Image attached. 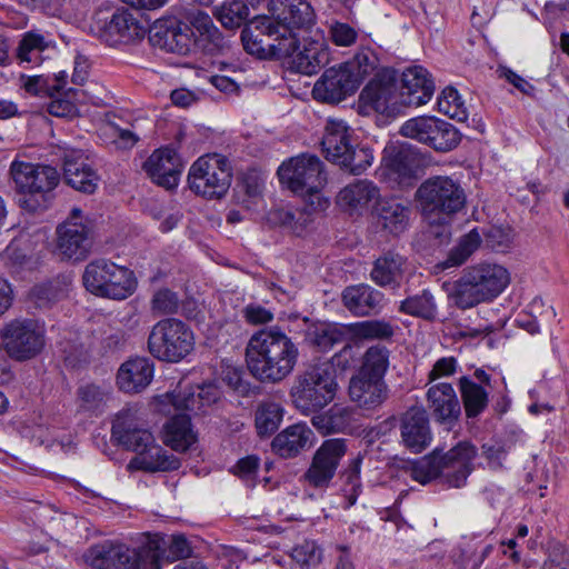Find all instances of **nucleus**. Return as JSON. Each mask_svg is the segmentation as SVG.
Returning a JSON list of instances; mask_svg holds the SVG:
<instances>
[{
    "instance_id": "obj_1",
    "label": "nucleus",
    "mask_w": 569,
    "mask_h": 569,
    "mask_svg": "<svg viewBox=\"0 0 569 569\" xmlns=\"http://www.w3.org/2000/svg\"><path fill=\"white\" fill-rule=\"evenodd\" d=\"M166 548L172 560L187 558L191 547L181 535L164 537L148 535L147 541L138 549L123 543L104 541L90 547L84 553L86 562L96 569H161L160 559Z\"/></svg>"
},
{
    "instance_id": "obj_2",
    "label": "nucleus",
    "mask_w": 569,
    "mask_h": 569,
    "mask_svg": "<svg viewBox=\"0 0 569 569\" xmlns=\"http://www.w3.org/2000/svg\"><path fill=\"white\" fill-rule=\"evenodd\" d=\"M248 369L261 382L276 383L293 371L299 349L292 339L277 327L253 333L246 348Z\"/></svg>"
},
{
    "instance_id": "obj_3",
    "label": "nucleus",
    "mask_w": 569,
    "mask_h": 569,
    "mask_svg": "<svg viewBox=\"0 0 569 569\" xmlns=\"http://www.w3.org/2000/svg\"><path fill=\"white\" fill-rule=\"evenodd\" d=\"M510 283V273L501 264L481 262L467 267L448 292L459 309L466 310L497 298Z\"/></svg>"
},
{
    "instance_id": "obj_4",
    "label": "nucleus",
    "mask_w": 569,
    "mask_h": 569,
    "mask_svg": "<svg viewBox=\"0 0 569 569\" xmlns=\"http://www.w3.org/2000/svg\"><path fill=\"white\" fill-rule=\"evenodd\" d=\"M9 176L18 194L20 208L36 212L46 208L47 197L59 184L60 174L56 168L14 159Z\"/></svg>"
},
{
    "instance_id": "obj_5",
    "label": "nucleus",
    "mask_w": 569,
    "mask_h": 569,
    "mask_svg": "<svg viewBox=\"0 0 569 569\" xmlns=\"http://www.w3.org/2000/svg\"><path fill=\"white\" fill-rule=\"evenodd\" d=\"M416 197L423 217L430 223L449 222L467 202L461 184L447 176L428 178L418 188Z\"/></svg>"
},
{
    "instance_id": "obj_6",
    "label": "nucleus",
    "mask_w": 569,
    "mask_h": 569,
    "mask_svg": "<svg viewBox=\"0 0 569 569\" xmlns=\"http://www.w3.org/2000/svg\"><path fill=\"white\" fill-rule=\"evenodd\" d=\"M278 177L293 193L310 199L315 209H326L328 200L320 193L327 182L321 160L311 154H300L283 162L278 169Z\"/></svg>"
},
{
    "instance_id": "obj_7",
    "label": "nucleus",
    "mask_w": 569,
    "mask_h": 569,
    "mask_svg": "<svg viewBox=\"0 0 569 569\" xmlns=\"http://www.w3.org/2000/svg\"><path fill=\"white\" fill-rule=\"evenodd\" d=\"M241 41L248 53L259 58H287L298 47V40L289 29L286 26H277L269 17L254 18L241 31Z\"/></svg>"
},
{
    "instance_id": "obj_8",
    "label": "nucleus",
    "mask_w": 569,
    "mask_h": 569,
    "mask_svg": "<svg viewBox=\"0 0 569 569\" xmlns=\"http://www.w3.org/2000/svg\"><path fill=\"white\" fill-rule=\"evenodd\" d=\"M86 289L94 296L114 300L130 297L137 287L133 272L107 259L89 262L83 271Z\"/></svg>"
},
{
    "instance_id": "obj_9",
    "label": "nucleus",
    "mask_w": 569,
    "mask_h": 569,
    "mask_svg": "<svg viewBox=\"0 0 569 569\" xmlns=\"http://www.w3.org/2000/svg\"><path fill=\"white\" fill-rule=\"evenodd\" d=\"M193 332L183 321L174 318L158 321L148 338L150 353L167 362H179L193 350Z\"/></svg>"
},
{
    "instance_id": "obj_10",
    "label": "nucleus",
    "mask_w": 569,
    "mask_h": 569,
    "mask_svg": "<svg viewBox=\"0 0 569 569\" xmlns=\"http://www.w3.org/2000/svg\"><path fill=\"white\" fill-rule=\"evenodd\" d=\"M336 390L337 383L329 369L316 366L297 377L290 395L295 407L309 415L331 402Z\"/></svg>"
},
{
    "instance_id": "obj_11",
    "label": "nucleus",
    "mask_w": 569,
    "mask_h": 569,
    "mask_svg": "<svg viewBox=\"0 0 569 569\" xmlns=\"http://www.w3.org/2000/svg\"><path fill=\"white\" fill-rule=\"evenodd\" d=\"M56 236V250L59 257L82 261L93 247L94 224L80 208H72L66 220L57 226Z\"/></svg>"
},
{
    "instance_id": "obj_12",
    "label": "nucleus",
    "mask_w": 569,
    "mask_h": 569,
    "mask_svg": "<svg viewBox=\"0 0 569 569\" xmlns=\"http://www.w3.org/2000/svg\"><path fill=\"white\" fill-rule=\"evenodd\" d=\"M231 167L226 157L212 153L198 158L189 169L190 189L208 199L222 198L231 184Z\"/></svg>"
},
{
    "instance_id": "obj_13",
    "label": "nucleus",
    "mask_w": 569,
    "mask_h": 569,
    "mask_svg": "<svg viewBox=\"0 0 569 569\" xmlns=\"http://www.w3.org/2000/svg\"><path fill=\"white\" fill-rule=\"evenodd\" d=\"M6 353L17 361H27L41 353L46 346V329L34 319H14L1 330Z\"/></svg>"
},
{
    "instance_id": "obj_14",
    "label": "nucleus",
    "mask_w": 569,
    "mask_h": 569,
    "mask_svg": "<svg viewBox=\"0 0 569 569\" xmlns=\"http://www.w3.org/2000/svg\"><path fill=\"white\" fill-rule=\"evenodd\" d=\"M360 107L366 111L395 116L403 107L400 102L396 79L392 72L381 71L362 89Z\"/></svg>"
},
{
    "instance_id": "obj_15",
    "label": "nucleus",
    "mask_w": 569,
    "mask_h": 569,
    "mask_svg": "<svg viewBox=\"0 0 569 569\" xmlns=\"http://www.w3.org/2000/svg\"><path fill=\"white\" fill-rule=\"evenodd\" d=\"M346 452V439L325 440L315 452L311 465L303 475L305 481L313 488H328Z\"/></svg>"
},
{
    "instance_id": "obj_16",
    "label": "nucleus",
    "mask_w": 569,
    "mask_h": 569,
    "mask_svg": "<svg viewBox=\"0 0 569 569\" xmlns=\"http://www.w3.org/2000/svg\"><path fill=\"white\" fill-rule=\"evenodd\" d=\"M94 34L109 46L127 43L142 38L144 28L137 18L124 9L116 10L110 17H94L91 24Z\"/></svg>"
},
{
    "instance_id": "obj_17",
    "label": "nucleus",
    "mask_w": 569,
    "mask_h": 569,
    "mask_svg": "<svg viewBox=\"0 0 569 569\" xmlns=\"http://www.w3.org/2000/svg\"><path fill=\"white\" fill-rule=\"evenodd\" d=\"M477 448L469 441H460L442 456H439L442 483L451 488L462 487L473 470Z\"/></svg>"
},
{
    "instance_id": "obj_18",
    "label": "nucleus",
    "mask_w": 569,
    "mask_h": 569,
    "mask_svg": "<svg viewBox=\"0 0 569 569\" xmlns=\"http://www.w3.org/2000/svg\"><path fill=\"white\" fill-rule=\"evenodd\" d=\"M268 7L276 24L286 26L297 40V30L307 31L316 22L315 10L306 0H269Z\"/></svg>"
},
{
    "instance_id": "obj_19",
    "label": "nucleus",
    "mask_w": 569,
    "mask_h": 569,
    "mask_svg": "<svg viewBox=\"0 0 569 569\" xmlns=\"http://www.w3.org/2000/svg\"><path fill=\"white\" fill-rule=\"evenodd\" d=\"M111 433L120 445L134 451L137 456L156 441L153 435L141 426L132 409H123L116 416Z\"/></svg>"
},
{
    "instance_id": "obj_20",
    "label": "nucleus",
    "mask_w": 569,
    "mask_h": 569,
    "mask_svg": "<svg viewBox=\"0 0 569 569\" xmlns=\"http://www.w3.org/2000/svg\"><path fill=\"white\" fill-rule=\"evenodd\" d=\"M182 168L181 158L169 147L154 150L143 163V169L152 181L166 189L178 186Z\"/></svg>"
},
{
    "instance_id": "obj_21",
    "label": "nucleus",
    "mask_w": 569,
    "mask_h": 569,
    "mask_svg": "<svg viewBox=\"0 0 569 569\" xmlns=\"http://www.w3.org/2000/svg\"><path fill=\"white\" fill-rule=\"evenodd\" d=\"M358 87L350 73L341 64L328 68L317 80L312 89L316 100L327 103H338L351 96Z\"/></svg>"
},
{
    "instance_id": "obj_22",
    "label": "nucleus",
    "mask_w": 569,
    "mask_h": 569,
    "mask_svg": "<svg viewBox=\"0 0 569 569\" xmlns=\"http://www.w3.org/2000/svg\"><path fill=\"white\" fill-rule=\"evenodd\" d=\"M348 396L358 408L373 411L389 398V387L386 381L356 372L349 380Z\"/></svg>"
},
{
    "instance_id": "obj_23",
    "label": "nucleus",
    "mask_w": 569,
    "mask_h": 569,
    "mask_svg": "<svg viewBox=\"0 0 569 569\" xmlns=\"http://www.w3.org/2000/svg\"><path fill=\"white\" fill-rule=\"evenodd\" d=\"M341 302L352 316L363 318L379 315L386 298L381 291L370 284L359 283L342 290Z\"/></svg>"
},
{
    "instance_id": "obj_24",
    "label": "nucleus",
    "mask_w": 569,
    "mask_h": 569,
    "mask_svg": "<svg viewBox=\"0 0 569 569\" xmlns=\"http://www.w3.org/2000/svg\"><path fill=\"white\" fill-rule=\"evenodd\" d=\"M402 445L413 453L426 450L432 440L428 415L425 409L412 407L401 418Z\"/></svg>"
},
{
    "instance_id": "obj_25",
    "label": "nucleus",
    "mask_w": 569,
    "mask_h": 569,
    "mask_svg": "<svg viewBox=\"0 0 569 569\" xmlns=\"http://www.w3.org/2000/svg\"><path fill=\"white\" fill-rule=\"evenodd\" d=\"M400 102L403 107H420L426 104L435 92L433 80L427 69L421 66L407 68L402 72Z\"/></svg>"
},
{
    "instance_id": "obj_26",
    "label": "nucleus",
    "mask_w": 569,
    "mask_h": 569,
    "mask_svg": "<svg viewBox=\"0 0 569 569\" xmlns=\"http://www.w3.org/2000/svg\"><path fill=\"white\" fill-rule=\"evenodd\" d=\"M186 20L192 27L194 47L209 54L221 52L228 47L227 39L207 12L190 9L186 12Z\"/></svg>"
},
{
    "instance_id": "obj_27",
    "label": "nucleus",
    "mask_w": 569,
    "mask_h": 569,
    "mask_svg": "<svg viewBox=\"0 0 569 569\" xmlns=\"http://www.w3.org/2000/svg\"><path fill=\"white\" fill-rule=\"evenodd\" d=\"M380 198V189L368 179L356 180L341 189L337 204L350 216H362Z\"/></svg>"
},
{
    "instance_id": "obj_28",
    "label": "nucleus",
    "mask_w": 569,
    "mask_h": 569,
    "mask_svg": "<svg viewBox=\"0 0 569 569\" xmlns=\"http://www.w3.org/2000/svg\"><path fill=\"white\" fill-rule=\"evenodd\" d=\"M63 174L67 183L73 189L93 193L98 186L97 172L87 163L84 154L79 149H64L61 156Z\"/></svg>"
},
{
    "instance_id": "obj_29",
    "label": "nucleus",
    "mask_w": 569,
    "mask_h": 569,
    "mask_svg": "<svg viewBox=\"0 0 569 569\" xmlns=\"http://www.w3.org/2000/svg\"><path fill=\"white\" fill-rule=\"evenodd\" d=\"M427 402L437 422L451 427L459 420L461 406L450 383L440 382L430 386L427 391Z\"/></svg>"
},
{
    "instance_id": "obj_30",
    "label": "nucleus",
    "mask_w": 569,
    "mask_h": 569,
    "mask_svg": "<svg viewBox=\"0 0 569 569\" xmlns=\"http://www.w3.org/2000/svg\"><path fill=\"white\" fill-rule=\"evenodd\" d=\"M355 144L353 132L342 119L329 118L321 139L327 160L335 162Z\"/></svg>"
},
{
    "instance_id": "obj_31",
    "label": "nucleus",
    "mask_w": 569,
    "mask_h": 569,
    "mask_svg": "<svg viewBox=\"0 0 569 569\" xmlns=\"http://www.w3.org/2000/svg\"><path fill=\"white\" fill-rule=\"evenodd\" d=\"M301 47L300 36H298V47L295 52L287 58H291L292 66L298 72L303 74H313L318 72L329 60V51L326 44L320 40L302 38Z\"/></svg>"
},
{
    "instance_id": "obj_32",
    "label": "nucleus",
    "mask_w": 569,
    "mask_h": 569,
    "mask_svg": "<svg viewBox=\"0 0 569 569\" xmlns=\"http://www.w3.org/2000/svg\"><path fill=\"white\" fill-rule=\"evenodd\" d=\"M410 212V207L396 198H379L372 211L377 223L395 234L406 230Z\"/></svg>"
},
{
    "instance_id": "obj_33",
    "label": "nucleus",
    "mask_w": 569,
    "mask_h": 569,
    "mask_svg": "<svg viewBox=\"0 0 569 569\" xmlns=\"http://www.w3.org/2000/svg\"><path fill=\"white\" fill-rule=\"evenodd\" d=\"M153 378V366L146 358H134L123 362L117 375V383L124 392H140Z\"/></svg>"
},
{
    "instance_id": "obj_34",
    "label": "nucleus",
    "mask_w": 569,
    "mask_h": 569,
    "mask_svg": "<svg viewBox=\"0 0 569 569\" xmlns=\"http://www.w3.org/2000/svg\"><path fill=\"white\" fill-rule=\"evenodd\" d=\"M355 415L353 408L333 406L327 412L313 416L311 422L322 435L348 433L355 429Z\"/></svg>"
},
{
    "instance_id": "obj_35",
    "label": "nucleus",
    "mask_w": 569,
    "mask_h": 569,
    "mask_svg": "<svg viewBox=\"0 0 569 569\" xmlns=\"http://www.w3.org/2000/svg\"><path fill=\"white\" fill-rule=\"evenodd\" d=\"M405 262L399 254H385L375 261L370 278L379 287L399 288L403 278Z\"/></svg>"
},
{
    "instance_id": "obj_36",
    "label": "nucleus",
    "mask_w": 569,
    "mask_h": 569,
    "mask_svg": "<svg viewBox=\"0 0 569 569\" xmlns=\"http://www.w3.org/2000/svg\"><path fill=\"white\" fill-rule=\"evenodd\" d=\"M164 443L176 451H186L197 442V435L192 429L190 417L187 413L173 416L164 426Z\"/></svg>"
},
{
    "instance_id": "obj_37",
    "label": "nucleus",
    "mask_w": 569,
    "mask_h": 569,
    "mask_svg": "<svg viewBox=\"0 0 569 569\" xmlns=\"http://www.w3.org/2000/svg\"><path fill=\"white\" fill-rule=\"evenodd\" d=\"M312 431L302 423H296L274 437L272 449L283 458L298 455L310 441Z\"/></svg>"
},
{
    "instance_id": "obj_38",
    "label": "nucleus",
    "mask_w": 569,
    "mask_h": 569,
    "mask_svg": "<svg viewBox=\"0 0 569 569\" xmlns=\"http://www.w3.org/2000/svg\"><path fill=\"white\" fill-rule=\"evenodd\" d=\"M130 468L140 469L144 471H170L177 470L180 467L179 460L171 453H168L156 441L136 456L129 463Z\"/></svg>"
},
{
    "instance_id": "obj_39",
    "label": "nucleus",
    "mask_w": 569,
    "mask_h": 569,
    "mask_svg": "<svg viewBox=\"0 0 569 569\" xmlns=\"http://www.w3.org/2000/svg\"><path fill=\"white\" fill-rule=\"evenodd\" d=\"M391 366V351L383 345L377 343L363 352L357 372L386 381L385 377Z\"/></svg>"
},
{
    "instance_id": "obj_40",
    "label": "nucleus",
    "mask_w": 569,
    "mask_h": 569,
    "mask_svg": "<svg viewBox=\"0 0 569 569\" xmlns=\"http://www.w3.org/2000/svg\"><path fill=\"white\" fill-rule=\"evenodd\" d=\"M166 398L177 410L200 411L202 407L216 402L219 392L216 388L208 390L201 388L198 393L191 389H184L167 393Z\"/></svg>"
},
{
    "instance_id": "obj_41",
    "label": "nucleus",
    "mask_w": 569,
    "mask_h": 569,
    "mask_svg": "<svg viewBox=\"0 0 569 569\" xmlns=\"http://www.w3.org/2000/svg\"><path fill=\"white\" fill-rule=\"evenodd\" d=\"M459 390L467 418H477L488 407V392L469 377L459 379Z\"/></svg>"
},
{
    "instance_id": "obj_42",
    "label": "nucleus",
    "mask_w": 569,
    "mask_h": 569,
    "mask_svg": "<svg viewBox=\"0 0 569 569\" xmlns=\"http://www.w3.org/2000/svg\"><path fill=\"white\" fill-rule=\"evenodd\" d=\"M52 41L39 31H28L22 34V38L17 48V58L21 63H30L39 66L43 61V52L48 50Z\"/></svg>"
},
{
    "instance_id": "obj_43",
    "label": "nucleus",
    "mask_w": 569,
    "mask_h": 569,
    "mask_svg": "<svg viewBox=\"0 0 569 569\" xmlns=\"http://www.w3.org/2000/svg\"><path fill=\"white\" fill-rule=\"evenodd\" d=\"M154 37H159L157 43L167 51L187 54L190 52L192 46H194L192 31H190L187 24H177L167 28L162 34L157 32Z\"/></svg>"
},
{
    "instance_id": "obj_44",
    "label": "nucleus",
    "mask_w": 569,
    "mask_h": 569,
    "mask_svg": "<svg viewBox=\"0 0 569 569\" xmlns=\"http://www.w3.org/2000/svg\"><path fill=\"white\" fill-rule=\"evenodd\" d=\"M429 136L426 144L440 152L455 149L461 141V134L456 127L439 118H435Z\"/></svg>"
},
{
    "instance_id": "obj_45",
    "label": "nucleus",
    "mask_w": 569,
    "mask_h": 569,
    "mask_svg": "<svg viewBox=\"0 0 569 569\" xmlns=\"http://www.w3.org/2000/svg\"><path fill=\"white\" fill-rule=\"evenodd\" d=\"M79 407L92 413H100L111 398V387L108 385L88 383L81 386L78 391Z\"/></svg>"
},
{
    "instance_id": "obj_46",
    "label": "nucleus",
    "mask_w": 569,
    "mask_h": 569,
    "mask_svg": "<svg viewBox=\"0 0 569 569\" xmlns=\"http://www.w3.org/2000/svg\"><path fill=\"white\" fill-rule=\"evenodd\" d=\"M399 311L412 317L432 320L437 316V303L433 295L425 289L421 293L409 296L400 302Z\"/></svg>"
},
{
    "instance_id": "obj_47",
    "label": "nucleus",
    "mask_w": 569,
    "mask_h": 569,
    "mask_svg": "<svg viewBox=\"0 0 569 569\" xmlns=\"http://www.w3.org/2000/svg\"><path fill=\"white\" fill-rule=\"evenodd\" d=\"M340 64L345 71L350 73L351 79L356 80V86L359 87L363 79L377 69L378 58L371 49L362 48L352 59Z\"/></svg>"
},
{
    "instance_id": "obj_48",
    "label": "nucleus",
    "mask_w": 569,
    "mask_h": 569,
    "mask_svg": "<svg viewBox=\"0 0 569 569\" xmlns=\"http://www.w3.org/2000/svg\"><path fill=\"white\" fill-rule=\"evenodd\" d=\"M283 410L273 401L261 402L254 413V425L259 436H269L280 426Z\"/></svg>"
},
{
    "instance_id": "obj_49",
    "label": "nucleus",
    "mask_w": 569,
    "mask_h": 569,
    "mask_svg": "<svg viewBox=\"0 0 569 569\" xmlns=\"http://www.w3.org/2000/svg\"><path fill=\"white\" fill-rule=\"evenodd\" d=\"M350 333L357 339L388 340L395 335V327L383 319L365 320L352 323Z\"/></svg>"
},
{
    "instance_id": "obj_50",
    "label": "nucleus",
    "mask_w": 569,
    "mask_h": 569,
    "mask_svg": "<svg viewBox=\"0 0 569 569\" xmlns=\"http://www.w3.org/2000/svg\"><path fill=\"white\" fill-rule=\"evenodd\" d=\"M342 340V332L329 323H319L310 327L306 333V341L319 351H328Z\"/></svg>"
},
{
    "instance_id": "obj_51",
    "label": "nucleus",
    "mask_w": 569,
    "mask_h": 569,
    "mask_svg": "<svg viewBox=\"0 0 569 569\" xmlns=\"http://www.w3.org/2000/svg\"><path fill=\"white\" fill-rule=\"evenodd\" d=\"M373 154L371 149L365 146L353 144L340 159L333 163L339 164L352 174H360L372 164Z\"/></svg>"
},
{
    "instance_id": "obj_52",
    "label": "nucleus",
    "mask_w": 569,
    "mask_h": 569,
    "mask_svg": "<svg viewBox=\"0 0 569 569\" xmlns=\"http://www.w3.org/2000/svg\"><path fill=\"white\" fill-rule=\"evenodd\" d=\"M249 16V9L243 0L224 1L216 10V18L227 29L241 27Z\"/></svg>"
},
{
    "instance_id": "obj_53",
    "label": "nucleus",
    "mask_w": 569,
    "mask_h": 569,
    "mask_svg": "<svg viewBox=\"0 0 569 569\" xmlns=\"http://www.w3.org/2000/svg\"><path fill=\"white\" fill-rule=\"evenodd\" d=\"M410 477L421 485L439 478L442 481L441 463L437 451L426 456L411 465Z\"/></svg>"
},
{
    "instance_id": "obj_54",
    "label": "nucleus",
    "mask_w": 569,
    "mask_h": 569,
    "mask_svg": "<svg viewBox=\"0 0 569 569\" xmlns=\"http://www.w3.org/2000/svg\"><path fill=\"white\" fill-rule=\"evenodd\" d=\"M438 109L443 114L458 121H465L468 118L465 101L452 87H447L441 92V96L438 98Z\"/></svg>"
},
{
    "instance_id": "obj_55",
    "label": "nucleus",
    "mask_w": 569,
    "mask_h": 569,
    "mask_svg": "<svg viewBox=\"0 0 569 569\" xmlns=\"http://www.w3.org/2000/svg\"><path fill=\"white\" fill-rule=\"evenodd\" d=\"M482 239L477 229L460 238L456 247L450 250L447 266H460L479 248Z\"/></svg>"
},
{
    "instance_id": "obj_56",
    "label": "nucleus",
    "mask_w": 569,
    "mask_h": 569,
    "mask_svg": "<svg viewBox=\"0 0 569 569\" xmlns=\"http://www.w3.org/2000/svg\"><path fill=\"white\" fill-rule=\"evenodd\" d=\"M436 117L421 116L407 120L399 130L402 137L413 139L426 144Z\"/></svg>"
},
{
    "instance_id": "obj_57",
    "label": "nucleus",
    "mask_w": 569,
    "mask_h": 569,
    "mask_svg": "<svg viewBox=\"0 0 569 569\" xmlns=\"http://www.w3.org/2000/svg\"><path fill=\"white\" fill-rule=\"evenodd\" d=\"M32 296L39 307H49L68 296V283L52 281L33 288Z\"/></svg>"
},
{
    "instance_id": "obj_58",
    "label": "nucleus",
    "mask_w": 569,
    "mask_h": 569,
    "mask_svg": "<svg viewBox=\"0 0 569 569\" xmlns=\"http://www.w3.org/2000/svg\"><path fill=\"white\" fill-rule=\"evenodd\" d=\"M291 558L302 568L315 567L321 561L322 550L315 541L306 540L292 549Z\"/></svg>"
},
{
    "instance_id": "obj_59",
    "label": "nucleus",
    "mask_w": 569,
    "mask_h": 569,
    "mask_svg": "<svg viewBox=\"0 0 569 569\" xmlns=\"http://www.w3.org/2000/svg\"><path fill=\"white\" fill-rule=\"evenodd\" d=\"M329 39L337 47H351L357 42L358 31L349 23L332 21L328 29Z\"/></svg>"
},
{
    "instance_id": "obj_60",
    "label": "nucleus",
    "mask_w": 569,
    "mask_h": 569,
    "mask_svg": "<svg viewBox=\"0 0 569 569\" xmlns=\"http://www.w3.org/2000/svg\"><path fill=\"white\" fill-rule=\"evenodd\" d=\"M179 308V298L177 293L169 289L158 290L152 300L151 309L157 315H171L176 313Z\"/></svg>"
},
{
    "instance_id": "obj_61",
    "label": "nucleus",
    "mask_w": 569,
    "mask_h": 569,
    "mask_svg": "<svg viewBox=\"0 0 569 569\" xmlns=\"http://www.w3.org/2000/svg\"><path fill=\"white\" fill-rule=\"evenodd\" d=\"M511 242L512 233L510 229L493 226L485 232V244L495 251H506L510 248Z\"/></svg>"
},
{
    "instance_id": "obj_62",
    "label": "nucleus",
    "mask_w": 569,
    "mask_h": 569,
    "mask_svg": "<svg viewBox=\"0 0 569 569\" xmlns=\"http://www.w3.org/2000/svg\"><path fill=\"white\" fill-rule=\"evenodd\" d=\"M457 367L458 363L455 357H442L435 362L428 373V381L432 382L440 378L451 377L456 373Z\"/></svg>"
},
{
    "instance_id": "obj_63",
    "label": "nucleus",
    "mask_w": 569,
    "mask_h": 569,
    "mask_svg": "<svg viewBox=\"0 0 569 569\" xmlns=\"http://www.w3.org/2000/svg\"><path fill=\"white\" fill-rule=\"evenodd\" d=\"M307 206L302 209H296V216L291 231L300 236L307 227L313 222V213L321 209H315L310 204V199H307Z\"/></svg>"
},
{
    "instance_id": "obj_64",
    "label": "nucleus",
    "mask_w": 569,
    "mask_h": 569,
    "mask_svg": "<svg viewBox=\"0 0 569 569\" xmlns=\"http://www.w3.org/2000/svg\"><path fill=\"white\" fill-rule=\"evenodd\" d=\"M506 450L499 443H485L482 445L481 456L487 460V465L491 469H497L502 466L506 458Z\"/></svg>"
}]
</instances>
